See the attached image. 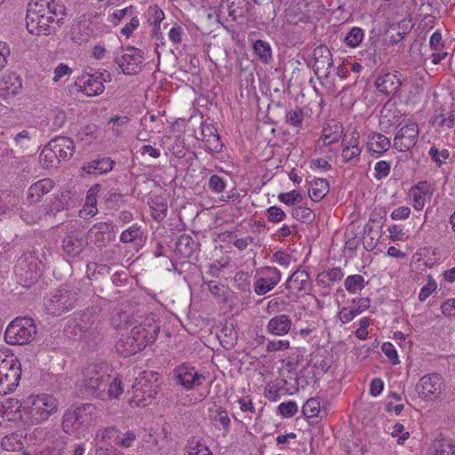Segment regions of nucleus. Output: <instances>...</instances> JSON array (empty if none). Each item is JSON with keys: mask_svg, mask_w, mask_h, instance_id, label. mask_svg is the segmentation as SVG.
Here are the masks:
<instances>
[{"mask_svg": "<svg viewBox=\"0 0 455 455\" xmlns=\"http://www.w3.org/2000/svg\"><path fill=\"white\" fill-rule=\"evenodd\" d=\"M19 199L10 192H3L0 196V214L5 213L13 209L18 204Z\"/></svg>", "mask_w": 455, "mask_h": 455, "instance_id": "nucleus-48", "label": "nucleus"}, {"mask_svg": "<svg viewBox=\"0 0 455 455\" xmlns=\"http://www.w3.org/2000/svg\"><path fill=\"white\" fill-rule=\"evenodd\" d=\"M427 455H455V443L450 439H435L429 446Z\"/></svg>", "mask_w": 455, "mask_h": 455, "instance_id": "nucleus-33", "label": "nucleus"}, {"mask_svg": "<svg viewBox=\"0 0 455 455\" xmlns=\"http://www.w3.org/2000/svg\"><path fill=\"white\" fill-rule=\"evenodd\" d=\"M110 368L106 363H91L83 371L84 393L101 401L118 399L124 393L122 380L118 377L110 379Z\"/></svg>", "mask_w": 455, "mask_h": 455, "instance_id": "nucleus-2", "label": "nucleus"}, {"mask_svg": "<svg viewBox=\"0 0 455 455\" xmlns=\"http://www.w3.org/2000/svg\"><path fill=\"white\" fill-rule=\"evenodd\" d=\"M54 187L51 179H43L32 184L28 188V199L30 203H37L43 196L48 194Z\"/></svg>", "mask_w": 455, "mask_h": 455, "instance_id": "nucleus-31", "label": "nucleus"}, {"mask_svg": "<svg viewBox=\"0 0 455 455\" xmlns=\"http://www.w3.org/2000/svg\"><path fill=\"white\" fill-rule=\"evenodd\" d=\"M364 37L363 30L359 27H353L344 38V44L349 48L357 47Z\"/></svg>", "mask_w": 455, "mask_h": 455, "instance_id": "nucleus-42", "label": "nucleus"}, {"mask_svg": "<svg viewBox=\"0 0 455 455\" xmlns=\"http://www.w3.org/2000/svg\"><path fill=\"white\" fill-rule=\"evenodd\" d=\"M39 159L44 168L57 167L61 162L57 152H55L54 148H51L50 142L41 151Z\"/></svg>", "mask_w": 455, "mask_h": 455, "instance_id": "nucleus-36", "label": "nucleus"}, {"mask_svg": "<svg viewBox=\"0 0 455 455\" xmlns=\"http://www.w3.org/2000/svg\"><path fill=\"white\" fill-rule=\"evenodd\" d=\"M112 76L108 70L96 71L93 74H84L79 76L76 84L87 96L92 97L101 94L105 90V83L111 81Z\"/></svg>", "mask_w": 455, "mask_h": 455, "instance_id": "nucleus-11", "label": "nucleus"}, {"mask_svg": "<svg viewBox=\"0 0 455 455\" xmlns=\"http://www.w3.org/2000/svg\"><path fill=\"white\" fill-rule=\"evenodd\" d=\"M143 60V52L133 46L127 47L121 53L115 52L114 61L124 75L137 74L140 69Z\"/></svg>", "mask_w": 455, "mask_h": 455, "instance_id": "nucleus-14", "label": "nucleus"}, {"mask_svg": "<svg viewBox=\"0 0 455 455\" xmlns=\"http://www.w3.org/2000/svg\"><path fill=\"white\" fill-rule=\"evenodd\" d=\"M172 379L177 386L189 391L201 387L206 377L191 364L183 363L173 369Z\"/></svg>", "mask_w": 455, "mask_h": 455, "instance_id": "nucleus-8", "label": "nucleus"}, {"mask_svg": "<svg viewBox=\"0 0 455 455\" xmlns=\"http://www.w3.org/2000/svg\"><path fill=\"white\" fill-rule=\"evenodd\" d=\"M343 276L344 273L340 267H332L320 273L316 277V282L320 285L329 286L335 282L340 281Z\"/></svg>", "mask_w": 455, "mask_h": 455, "instance_id": "nucleus-37", "label": "nucleus"}, {"mask_svg": "<svg viewBox=\"0 0 455 455\" xmlns=\"http://www.w3.org/2000/svg\"><path fill=\"white\" fill-rule=\"evenodd\" d=\"M278 199L280 202L287 205H293L294 204L299 203L302 200V196L297 190H292L288 193L279 194Z\"/></svg>", "mask_w": 455, "mask_h": 455, "instance_id": "nucleus-61", "label": "nucleus"}, {"mask_svg": "<svg viewBox=\"0 0 455 455\" xmlns=\"http://www.w3.org/2000/svg\"><path fill=\"white\" fill-rule=\"evenodd\" d=\"M443 389V379L438 373L424 375L416 385L417 393L421 398L427 401L438 399Z\"/></svg>", "mask_w": 455, "mask_h": 455, "instance_id": "nucleus-15", "label": "nucleus"}, {"mask_svg": "<svg viewBox=\"0 0 455 455\" xmlns=\"http://www.w3.org/2000/svg\"><path fill=\"white\" fill-rule=\"evenodd\" d=\"M98 315L87 309L70 320L65 329V331L71 335L93 334L99 328Z\"/></svg>", "mask_w": 455, "mask_h": 455, "instance_id": "nucleus-13", "label": "nucleus"}, {"mask_svg": "<svg viewBox=\"0 0 455 455\" xmlns=\"http://www.w3.org/2000/svg\"><path fill=\"white\" fill-rule=\"evenodd\" d=\"M20 376L21 365L13 355L0 359V395H6L15 390Z\"/></svg>", "mask_w": 455, "mask_h": 455, "instance_id": "nucleus-6", "label": "nucleus"}, {"mask_svg": "<svg viewBox=\"0 0 455 455\" xmlns=\"http://www.w3.org/2000/svg\"><path fill=\"white\" fill-rule=\"evenodd\" d=\"M50 146L54 148L61 161L70 159L76 148L73 140L68 137H56L50 141Z\"/></svg>", "mask_w": 455, "mask_h": 455, "instance_id": "nucleus-29", "label": "nucleus"}, {"mask_svg": "<svg viewBox=\"0 0 455 455\" xmlns=\"http://www.w3.org/2000/svg\"><path fill=\"white\" fill-rule=\"evenodd\" d=\"M36 333L34 320L30 317L16 318L7 326L4 338L7 343L23 345L33 340Z\"/></svg>", "mask_w": 455, "mask_h": 455, "instance_id": "nucleus-7", "label": "nucleus"}, {"mask_svg": "<svg viewBox=\"0 0 455 455\" xmlns=\"http://www.w3.org/2000/svg\"><path fill=\"white\" fill-rule=\"evenodd\" d=\"M116 229L112 222L96 223L87 232V243L95 249H102L115 239Z\"/></svg>", "mask_w": 455, "mask_h": 455, "instance_id": "nucleus-16", "label": "nucleus"}, {"mask_svg": "<svg viewBox=\"0 0 455 455\" xmlns=\"http://www.w3.org/2000/svg\"><path fill=\"white\" fill-rule=\"evenodd\" d=\"M64 228L66 235L62 240V250L67 255L76 257L84 248L82 222L71 220Z\"/></svg>", "mask_w": 455, "mask_h": 455, "instance_id": "nucleus-9", "label": "nucleus"}, {"mask_svg": "<svg viewBox=\"0 0 455 455\" xmlns=\"http://www.w3.org/2000/svg\"><path fill=\"white\" fill-rule=\"evenodd\" d=\"M335 130L332 132L331 127H324L323 128V145L329 146L339 139V130L342 128L340 124H335L334 126Z\"/></svg>", "mask_w": 455, "mask_h": 455, "instance_id": "nucleus-54", "label": "nucleus"}, {"mask_svg": "<svg viewBox=\"0 0 455 455\" xmlns=\"http://www.w3.org/2000/svg\"><path fill=\"white\" fill-rule=\"evenodd\" d=\"M186 455H213L212 451L203 443L192 439L188 441L187 445Z\"/></svg>", "mask_w": 455, "mask_h": 455, "instance_id": "nucleus-46", "label": "nucleus"}, {"mask_svg": "<svg viewBox=\"0 0 455 455\" xmlns=\"http://www.w3.org/2000/svg\"><path fill=\"white\" fill-rule=\"evenodd\" d=\"M365 284L366 282L361 275H348L344 282L346 290L351 294H355L358 291L363 290L365 287Z\"/></svg>", "mask_w": 455, "mask_h": 455, "instance_id": "nucleus-41", "label": "nucleus"}, {"mask_svg": "<svg viewBox=\"0 0 455 455\" xmlns=\"http://www.w3.org/2000/svg\"><path fill=\"white\" fill-rule=\"evenodd\" d=\"M1 447L6 451H18L22 450L23 443L17 434H11L2 439Z\"/></svg>", "mask_w": 455, "mask_h": 455, "instance_id": "nucleus-43", "label": "nucleus"}, {"mask_svg": "<svg viewBox=\"0 0 455 455\" xmlns=\"http://www.w3.org/2000/svg\"><path fill=\"white\" fill-rule=\"evenodd\" d=\"M275 286L276 284L273 281L261 275L254 283V292L259 296H262L272 291Z\"/></svg>", "mask_w": 455, "mask_h": 455, "instance_id": "nucleus-51", "label": "nucleus"}, {"mask_svg": "<svg viewBox=\"0 0 455 455\" xmlns=\"http://www.w3.org/2000/svg\"><path fill=\"white\" fill-rule=\"evenodd\" d=\"M381 349L392 364L395 365L400 363L397 351L391 342H384L381 346Z\"/></svg>", "mask_w": 455, "mask_h": 455, "instance_id": "nucleus-62", "label": "nucleus"}, {"mask_svg": "<svg viewBox=\"0 0 455 455\" xmlns=\"http://www.w3.org/2000/svg\"><path fill=\"white\" fill-rule=\"evenodd\" d=\"M303 119L304 113L302 109L298 107L295 109L287 112L285 116V122L296 128H300L302 126Z\"/></svg>", "mask_w": 455, "mask_h": 455, "instance_id": "nucleus-52", "label": "nucleus"}, {"mask_svg": "<svg viewBox=\"0 0 455 455\" xmlns=\"http://www.w3.org/2000/svg\"><path fill=\"white\" fill-rule=\"evenodd\" d=\"M115 348L119 355L124 357L133 355L144 349L131 331L121 335L116 342Z\"/></svg>", "mask_w": 455, "mask_h": 455, "instance_id": "nucleus-21", "label": "nucleus"}, {"mask_svg": "<svg viewBox=\"0 0 455 455\" xmlns=\"http://www.w3.org/2000/svg\"><path fill=\"white\" fill-rule=\"evenodd\" d=\"M321 401L318 397H312L306 401L302 407V413L306 418H315L319 415Z\"/></svg>", "mask_w": 455, "mask_h": 455, "instance_id": "nucleus-44", "label": "nucleus"}, {"mask_svg": "<svg viewBox=\"0 0 455 455\" xmlns=\"http://www.w3.org/2000/svg\"><path fill=\"white\" fill-rule=\"evenodd\" d=\"M133 323L130 326V331L143 348L156 341L160 331V324L153 315H148L140 321L133 320Z\"/></svg>", "mask_w": 455, "mask_h": 455, "instance_id": "nucleus-10", "label": "nucleus"}, {"mask_svg": "<svg viewBox=\"0 0 455 455\" xmlns=\"http://www.w3.org/2000/svg\"><path fill=\"white\" fill-rule=\"evenodd\" d=\"M141 235L142 233L140 231V227L137 224H135L121 233L120 241L124 243H133L137 239H141Z\"/></svg>", "mask_w": 455, "mask_h": 455, "instance_id": "nucleus-50", "label": "nucleus"}, {"mask_svg": "<svg viewBox=\"0 0 455 455\" xmlns=\"http://www.w3.org/2000/svg\"><path fill=\"white\" fill-rule=\"evenodd\" d=\"M358 315H360V310L351 307H344L339 312V317L343 323H349Z\"/></svg>", "mask_w": 455, "mask_h": 455, "instance_id": "nucleus-63", "label": "nucleus"}, {"mask_svg": "<svg viewBox=\"0 0 455 455\" xmlns=\"http://www.w3.org/2000/svg\"><path fill=\"white\" fill-rule=\"evenodd\" d=\"M431 159L441 166L449 158L450 153L447 149L440 150L435 146H432L428 152Z\"/></svg>", "mask_w": 455, "mask_h": 455, "instance_id": "nucleus-56", "label": "nucleus"}, {"mask_svg": "<svg viewBox=\"0 0 455 455\" xmlns=\"http://www.w3.org/2000/svg\"><path fill=\"white\" fill-rule=\"evenodd\" d=\"M313 69L319 80L327 79L333 67L332 54L325 45L317 46L313 52Z\"/></svg>", "mask_w": 455, "mask_h": 455, "instance_id": "nucleus-17", "label": "nucleus"}, {"mask_svg": "<svg viewBox=\"0 0 455 455\" xmlns=\"http://www.w3.org/2000/svg\"><path fill=\"white\" fill-rule=\"evenodd\" d=\"M253 51L263 63H268L272 59L270 44L263 40L259 39L254 42Z\"/></svg>", "mask_w": 455, "mask_h": 455, "instance_id": "nucleus-40", "label": "nucleus"}, {"mask_svg": "<svg viewBox=\"0 0 455 455\" xmlns=\"http://www.w3.org/2000/svg\"><path fill=\"white\" fill-rule=\"evenodd\" d=\"M198 248V243L191 235L183 234L176 242L175 253L180 259H189L197 251Z\"/></svg>", "mask_w": 455, "mask_h": 455, "instance_id": "nucleus-28", "label": "nucleus"}, {"mask_svg": "<svg viewBox=\"0 0 455 455\" xmlns=\"http://www.w3.org/2000/svg\"><path fill=\"white\" fill-rule=\"evenodd\" d=\"M95 406L92 403H84L77 407L68 409L63 416L61 426L65 433L71 434L85 428L93 422Z\"/></svg>", "mask_w": 455, "mask_h": 455, "instance_id": "nucleus-5", "label": "nucleus"}, {"mask_svg": "<svg viewBox=\"0 0 455 455\" xmlns=\"http://www.w3.org/2000/svg\"><path fill=\"white\" fill-rule=\"evenodd\" d=\"M285 287L288 290H294L298 292H309L312 283L308 272L304 269H297L286 281Z\"/></svg>", "mask_w": 455, "mask_h": 455, "instance_id": "nucleus-22", "label": "nucleus"}, {"mask_svg": "<svg viewBox=\"0 0 455 455\" xmlns=\"http://www.w3.org/2000/svg\"><path fill=\"white\" fill-rule=\"evenodd\" d=\"M329 192V183L325 179H315L310 181L308 196L314 202L321 201Z\"/></svg>", "mask_w": 455, "mask_h": 455, "instance_id": "nucleus-35", "label": "nucleus"}, {"mask_svg": "<svg viewBox=\"0 0 455 455\" xmlns=\"http://www.w3.org/2000/svg\"><path fill=\"white\" fill-rule=\"evenodd\" d=\"M133 323V319L124 312L118 313L111 318V324L116 329H129Z\"/></svg>", "mask_w": 455, "mask_h": 455, "instance_id": "nucleus-53", "label": "nucleus"}, {"mask_svg": "<svg viewBox=\"0 0 455 455\" xmlns=\"http://www.w3.org/2000/svg\"><path fill=\"white\" fill-rule=\"evenodd\" d=\"M44 269L43 261L37 251L23 253L17 260L14 273L24 287H28L41 276Z\"/></svg>", "mask_w": 455, "mask_h": 455, "instance_id": "nucleus-4", "label": "nucleus"}, {"mask_svg": "<svg viewBox=\"0 0 455 455\" xmlns=\"http://www.w3.org/2000/svg\"><path fill=\"white\" fill-rule=\"evenodd\" d=\"M258 273H259L263 277L273 281V283L276 285L281 281V272L275 267H265L261 268Z\"/></svg>", "mask_w": 455, "mask_h": 455, "instance_id": "nucleus-60", "label": "nucleus"}, {"mask_svg": "<svg viewBox=\"0 0 455 455\" xmlns=\"http://www.w3.org/2000/svg\"><path fill=\"white\" fill-rule=\"evenodd\" d=\"M66 16V7L55 0H34L28 5L26 26L36 36H49L57 32Z\"/></svg>", "mask_w": 455, "mask_h": 455, "instance_id": "nucleus-1", "label": "nucleus"}, {"mask_svg": "<svg viewBox=\"0 0 455 455\" xmlns=\"http://www.w3.org/2000/svg\"><path fill=\"white\" fill-rule=\"evenodd\" d=\"M359 139H360V134H359V132L355 128H353L351 131L346 132L343 134L342 140H341L342 149H344V148L349 149L350 148L360 147L359 146Z\"/></svg>", "mask_w": 455, "mask_h": 455, "instance_id": "nucleus-47", "label": "nucleus"}, {"mask_svg": "<svg viewBox=\"0 0 455 455\" xmlns=\"http://www.w3.org/2000/svg\"><path fill=\"white\" fill-rule=\"evenodd\" d=\"M138 385H140V387H139L137 385L132 386L134 393L131 397L129 403L132 407H146L151 403L152 399L157 392L151 387L141 385L140 381Z\"/></svg>", "mask_w": 455, "mask_h": 455, "instance_id": "nucleus-24", "label": "nucleus"}, {"mask_svg": "<svg viewBox=\"0 0 455 455\" xmlns=\"http://www.w3.org/2000/svg\"><path fill=\"white\" fill-rule=\"evenodd\" d=\"M433 195V188L427 181H420L410 190L412 206L415 210L420 211L424 208L427 201H429Z\"/></svg>", "mask_w": 455, "mask_h": 455, "instance_id": "nucleus-20", "label": "nucleus"}, {"mask_svg": "<svg viewBox=\"0 0 455 455\" xmlns=\"http://www.w3.org/2000/svg\"><path fill=\"white\" fill-rule=\"evenodd\" d=\"M291 216L300 222H311L315 219L314 212L303 206H297L292 209Z\"/></svg>", "mask_w": 455, "mask_h": 455, "instance_id": "nucleus-49", "label": "nucleus"}, {"mask_svg": "<svg viewBox=\"0 0 455 455\" xmlns=\"http://www.w3.org/2000/svg\"><path fill=\"white\" fill-rule=\"evenodd\" d=\"M379 39L377 36H371L365 44L364 50L360 52L363 60L368 67L373 68L380 63Z\"/></svg>", "mask_w": 455, "mask_h": 455, "instance_id": "nucleus-27", "label": "nucleus"}, {"mask_svg": "<svg viewBox=\"0 0 455 455\" xmlns=\"http://www.w3.org/2000/svg\"><path fill=\"white\" fill-rule=\"evenodd\" d=\"M433 124L443 130L451 129L455 126V114L453 111L444 113V109H441L439 113L435 114Z\"/></svg>", "mask_w": 455, "mask_h": 455, "instance_id": "nucleus-38", "label": "nucleus"}, {"mask_svg": "<svg viewBox=\"0 0 455 455\" xmlns=\"http://www.w3.org/2000/svg\"><path fill=\"white\" fill-rule=\"evenodd\" d=\"M211 417L212 422L215 425L220 424L222 426L224 434L229 432L230 419L225 409L219 407L218 409L215 410V411L212 413Z\"/></svg>", "mask_w": 455, "mask_h": 455, "instance_id": "nucleus-45", "label": "nucleus"}, {"mask_svg": "<svg viewBox=\"0 0 455 455\" xmlns=\"http://www.w3.org/2000/svg\"><path fill=\"white\" fill-rule=\"evenodd\" d=\"M71 203V193L67 190L60 191L53 195L49 203L43 205L44 214L50 217L56 216L57 213L67 211Z\"/></svg>", "mask_w": 455, "mask_h": 455, "instance_id": "nucleus-19", "label": "nucleus"}, {"mask_svg": "<svg viewBox=\"0 0 455 455\" xmlns=\"http://www.w3.org/2000/svg\"><path fill=\"white\" fill-rule=\"evenodd\" d=\"M21 78L14 72L4 75L0 84V97L15 95L21 88Z\"/></svg>", "mask_w": 455, "mask_h": 455, "instance_id": "nucleus-30", "label": "nucleus"}, {"mask_svg": "<svg viewBox=\"0 0 455 455\" xmlns=\"http://www.w3.org/2000/svg\"><path fill=\"white\" fill-rule=\"evenodd\" d=\"M116 163L110 157L105 156L93 159L81 167V171L90 175H100L109 172Z\"/></svg>", "mask_w": 455, "mask_h": 455, "instance_id": "nucleus-26", "label": "nucleus"}, {"mask_svg": "<svg viewBox=\"0 0 455 455\" xmlns=\"http://www.w3.org/2000/svg\"><path fill=\"white\" fill-rule=\"evenodd\" d=\"M164 19V12L157 5L149 6L148 10V21L154 26V34L156 36L160 34V24Z\"/></svg>", "mask_w": 455, "mask_h": 455, "instance_id": "nucleus-39", "label": "nucleus"}, {"mask_svg": "<svg viewBox=\"0 0 455 455\" xmlns=\"http://www.w3.org/2000/svg\"><path fill=\"white\" fill-rule=\"evenodd\" d=\"M292 326L290 315L282 314L270 318L267 324V331L275 336H284L289 333Z\"/></svg>", "mask_w": 455, "mask_h": 455, "instance_id": "nucleus-25", "label": "nucleus"}, {"mask_svg": "<svg viewBox=\"0 0 455 455\" xmlns=\"http://www.w3.org/2000/svg\"><path fill=\"white\" fill-rule=\"evenodd\" d=\"M77 301V294L74 291L60 289L49 298L44 307L48 314L59 316L72 309Z\"/></svg>", "mask_w": 455, "mask_h": 455, "instance_id": "nucleus-12", "label": "nucleus"}, {"mask_svg": "<svg viewBox=\"0 0 455 455\" xmlns=\"http://www.w3.org/2000/svg\"><path fill=\"white\" fill-rule=\"evenodd\" d=\"M151 215L155 220L160 222L167 216L168 205L166 200L160 196L151 197L148 201Z\"/></svg>", "mask_w": 455, "mask_h": 455, "instance_id": "nucleus-34", "label": "nucleus"}, {"mask_svg": "<svg viewBox=\"0 0 455 455\" xmlns=\"http://www.w3.org/2000/svg\"><path fill=\"white\" fill-rule=\"evenodd\" d=\"M419 138V128L415 123L408 124L400 128L394 139V148L400 152L412 148Z\"/></svg>", "mask_w": 455, "mask_h": 455, "instance_id": "nucleus-18", "label": "nucleus"}, {"mask_svg": "<svg viewBox=\"0 0 455 455\" xmlns=\"http://www.w3.org/2000/svg\"><path fill=\"white\" fill-rule=\"evenodd\" d=\"M204 141L205 143L206 150L211 153H220L222 150L223 144L220 141L218 132L212 137L206 138Z\"/></svg>", "mask_w": 455, "mask_h": 455, "instance_id": "nucleus-58", "label": "nucleus"}, {"mask_svg": "<svg viewBox=\"0 0 455 455\" xmlns=\"http://www.w3.org/2000/svg\"><path fill=\"white\" fill-rule=\"evenodd\" d=\"M136 440V435L133 431H127L122 435H118L115 439V444L120 448H130Z\"/></svg>", "mask_w": 455, "mask_h": 455, "instance_id": "nucleus-55", "label": "nucleus"}, {"mask_svg": "<svg viewBox=\"0 0 455 455\" xmlns=\"http://www.w3.org/2000/svg\"><path fill=\"white\" fill-rule=\"evenodd\" d=\"M278 412L283 418H291L298 412V405L293 401L281 403L278 406Z\"/></svg>", "mask_w": 455, "mask_h": 455, "instance_id": "nucleus-57", "label": "nucleus"}, {"mask_svg": "<svg viewBox=\"0 0 455 455\" xmlns=\"http://www.w3.org/2000/svg\"><path fill=\"white\" fill-rule=\"evenodd\" d=\"M21 410L32 424L47 420L59 408V400L51 394L30 395L21 402Z\"/></svg>", "mask_w": 455, "mask_h": 455, "instance_id": "nucleus-3", "label": "nucleus"}, {"mask_svg": "<svg viewBox=\"0 0 455 455\" xmlns=\"http://www.w3.org/2000/svg\"><path fill=\"white\" fill-rule=\"evenodd\" d=\"M402 84L397 74L385 73L378 76L375 85L379 92L387 96L395 94Z\"/></svg>", "mask_w": 455, "mask_h": 455, "instance_id": "nucleus-23", "label": "nucleus"}, {"mask_svg": "<svg viewBox=\"0 0 455 455\" xmlns=\"http://www.w3.org/2000/svg\"><path fill=\"white\" fill-rule=\"evenodd\" d=\"M208 187L213 193L220 194L225 190L226 181L220 176L213 174L209 179Z\"/></svg>", "mask_w": 455, "mask_h": 455, "instance_id": "nucleus-59", "label": "nucleus"}, {"mask_svg": "<svg viewBox=\"0 0 455 455\" xmlns=\"http://www.w3.org/2000/svg\"><path fill=\"white\" fill-rule=\"evenodd\" d=\"M374 177L379 180L388 176L390 172V164L386 161H379L374 166Z\"/></svg>", "mask_w": 455, "mask_h": 455, "instance_id": "nucleus-64", "label": "nucleus"}, {"mask_svg": "<svg viewBox=\"0 0 455 455\" xmlns=\"http://www.w3.org/2000/svg\"><path fill=\"white\" fill-rule=\"evenodd\" d=\"M390 147V140L385 135L378 132H372L368 136V150L380 156L387 152Z\"/></svg>", "mask_w": 455, "mask_h": 455, "instance_id": "nucleus-32", "label": "nucleus"}]
</instances>
